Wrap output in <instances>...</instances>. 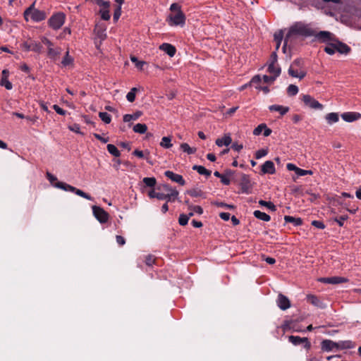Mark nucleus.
<instances>
[{
	"mask_svg": "<svg viewBox=\"0 0 361 361\" xmlns=\"http://www.w3.org/2000/svg\"><path fill=\"white\" fill-rule=\"evenodd\" d=\"M314 35V31L311 27H310L308 25H306L302 22L295 23L290 27L288 32L285 37L284 45L283 47V51H285L288 41L292 36L300 35L304 37H310L313 36Z\"/></svg>",
	"mask_w": 361,
	"mask_h": 361,
	"instance_id": "obj_1",
	"label": "nucleus"
},
{
	"mask_svg": "<svg viewBox=\"0 0 361 361\" xmlns=\"http://www.w3.org/2000/svg\"><path fill=\"white\" fill-rule=\"evenodd\" d=\"M166 21L170 26H183L185 22V16L181 11L180 6L177 3H173L170 6V13H169Z\"/></svg>",
	"mask_w": 361,
	"mask_h": 361,
	"instance_id": "obj_2",
	"label": "nucleus"
},
{
	"mask_svg": "<svg viewBox=\"0 0 361 361\" xmlns=\"http://www.w3.org/2000/svg\"><path fill=\"white\" fill-rule=\"evenodd\" d=\"M301 66L302 61L300 59L294 60L288 69V74L293 78H298L302 80L305 77L307 73Z\"/></svg>",
	"mask_w": 361,
	"mask_h": 361,
	"instance_id": "obj_3",
	"label": "nucleus"
},
{
	"mask_svg": "<svg viewBox=\"0 0 361 361\" xmlns=\"http://www.w3.org/2000/svg\"><path fill=\"white\" fill-rule=\"evenodd\" d=\"M55 187L57 188L63 190L65 191H70L72 192H75L77 195L82 197L85 199H87L88 200H92V197L90 195H88V194L85 193V192H83L82 190L78 189L71 185L66 183L57 182L55 184Z\"/></svg>",
	"mask_w": 361,
	"mask_h": 361,
	"instance_id": "obj_4",
	"label": "nucleus"
},
{
	"mask_svg": "<svg viewBox=\"0 0 361 361\" xmlns=\"http://www.w3.org/2000/svg\"><path fill=\"white\" fill-rule=\"evenodd\" d=\"M25 19L27 20L30 18L35 22H39L45 19L46 13L42 11L34 9L32 7L28 8L24 13Z\"/></svg>",
	"mask_w": 361,
	"mask_h": 361,
	"instance_id": "obj_5",
	"label": "nucleus"
},
{
	"mask_svg": "<svg viewBox=\"0 0 361 361\" xmlns=\"http://www.w3.org/2000/svg\"><path fill=\"white\" fill-rule=\"evenodd\" d=\"M65 18L66 17L63 13H56L49 18V25L54 30H59L63 25Z\"/></svg>",
	"mask_w": 361,
	"mask_h": 361,
	"instance_id": "obj_6",
	"label": "nucleus"
},
{
	"mask_svg": "<svg viewBox=\"0 0 361 361\" xmlns=\"http://www.w3.org/2000/svg\"><path fill=\"white\" fill-rule=\"evenodd\" d=\"M92 212L94 217L101 223H106L109 220V214L102 207L98 206L92 207Z\"/></svg>",
	"mask_w": 361,
	"mask_h": 361,
	"instance_id": "obj_7",
	"label": "nucleus"
},
{
	"mask_svg": "<svg viewBox=\"0 0 361 361\" xmlns=\"http://www.w3.org/2000/svg\"><path fill=\"white\" fill-rule=\"evenodd\" d=\"M302 101L305 105L314 109H322L323 105L309 94L302 95Z\"/></svg>",
	"mask_w": 361,
	"mask_h": 361,
	"instance_id": "obj_8",
	"label": "nucleus"
},
{
	"mask_svg": "<svg viewBox=\"0 0 361 361\" xmlns=\"http://www.w3.org/2000/svg\"><path fill=\"white\" fill-rule=\"evenodd\" d=\"M288 341L294 345L304 344V348L307 350H310L311 348V343L306 337L301 338L298 336H288Z\"/></svg>",
	"mask_w": 361,
	"mask_h": 361,
	"instance_id": "obj_9",
	"label": "nucleus"
},
{
	"mask_svg": "<svg viewBox=\"0 0 361 361\" xmlns=\"http://www.w3.org/2000/svg\"><path fill=\"white\" fill-rule=\"evenodd\" d=\"M179 195L178 191H173V193H167L165 192L159 191L158 200H166V202H174Z\"/></svg>",
	"mask_w": 361,
	"mask_h": 361,
	"instance_id": "obj_10",
	"label": "nucleus"
},
{
	"mask_svg": "<svg viewBox=\"0 0 361 361\" xmlns=\"http://www.w3.org/2000/svg\"><path fill=\"white\" fill-rule=\"evenodd\" d=\"M276 303L278 307L282 310H286L290 307V302L289 299L281 293L279 294Z\"/></svg>",
	"mask_w": 361,
	"mask_h": 361,
	"instance_id": "obj_11",
	"label": "nucleus"
},
{
	"mask_svg": "<svg viewBox=\"0 0 361 361\" xmlns=\"http://www.w3.org/2000/svg\"><path fill=\"white\" fill-rule=\"evenodd\" d=\"M164 175L171 180L173 182L177 183L180 185H184L185 184V181L183 179L181 175L173 173L171 171H166L164 172Z\"/></svg>",
	"mask_w": 361,
	"mask_h": 361,
	"instance_id": "obj_12",
	"label": "nucleus"
},
{
	"mask_svg": "<svg viewBox=\"0 0 361 361\" xmlns=\"http://www.w3.org/2000/svg\"><path fill=\"white\" fill-rule=\"evenodd\" d=\"M321 349L324 352H330L336 349V342L331 340L326 339L321 343Z\"/></svg>",
	"mask_w": 361,
	"mask_h": 361,
	"instance_id": "obj_13",
	"label": "nucleus"
},
{
	"mask_svg": "<svg viewBox=\"0 0 361 361\" xmlns=\"http://www.w3.org/2000/svg\"><path fill=\"white\" fill-rule=\"evenodd\" d=\"M275 172L276 169L272 161H266L262 166V173L263 174H274Z\"/></svg>",
	"mask_w": 361,
	"mask_h": 361,
	"instance_id": "obj_14",
	"label": "nucleus"
},
{
	"mask_svg": "<svg viewBox=\"0 0 361 361\" xmlns=\"http://www.w3.org/2000/svg\"><path fill=\"white\" fill-rule=\"evenodd\" d=\"M313 36L322 42H329L333 38V34L328 31H320L317 34L314 32Z\"/></svg>",
	"mask_w": 361,
	"mask_h": 361,
	"instance_id": "obj_15",
	"label": "nucleus"
},
{
	"mask_svg": "<svg viewBox=\"0 0 361 361\" xmlns=\"http://www.w3.org/2000/svg\"><path fill=\"white\" fill-rule=\"evenodd\" d=\"M342 118L347 122H353L361 117L360 114L356 112H346L341 115Z\"/></svg>",
	"mask_w": 361,
	"mask_h": 361,
	"instance_id": "obj_16",
	"label": "nucleus"
},
{
	"mask_svg": "<svg viewBox=\"0 0 361 361\" xmlns=\"http://www.w3.org/2000/svg\"><path fill=\"white\" fill-rule=\"evenodd\" d=\"M159 49L164 51L171 57L173 56L176 51L175 47L168 43H164L161 44L159 46Z\"/></svg>",
	"mask_w": 361,
	"mask_h": 361,
	"instance_id": "obj_17",
	"label": "nucleus"
},
{
	"mask_svg": "<svg viewBox=\"0 0 361 361\" xmlns=\"http://www.w3.org/2000/svg\"><path fill=\"white\" fill-rule=\"evenodd\" d=\"M269 109L271 111H278L281 116L285 115L289 111V107L277 104L269 106Z\"/></svg>",
	"mask_w": 361,
	"mask_h": 361,
	"instance_id": "obj_18",
	"label": "nucleus"
},
{
	"mask_svg": "<svg viewBox=\"0 0 361 361\" xmlns=\"http://www.w3.org/2000/svg\"><path fill=\"white\" fill-rule=\"evenodd\" d=\"M8 71L7 70H4L2 71V78L1 80V85L4 86L7 90L12 89V84L8 80Z\"/></svg>",
	"mask_w": 361,
	"mask_h": 361,
	"instance_id": "obj_19",
	"label": "nucleus"
},
{
	"mask_svg": "<svg viewBox=\"0 0 361 361\" xmlns=\"http://www.w3.org/2000/svg\"><path fill=\"white\" fill-rule=\"evenodd\" d=\"M232 142V139L229 135H225L221 138H218L216 140V145L219 147L228 146Z\"/></svg>",
	"mask_w": 361,
	"mask_h": 361,
	"instance_id": "obj_20",
	"label": "nucleus"
},
{
	"mask_svg": "<svg viewBox=\"0 0 361 361\" xmlns=\"http://www.w3.org/2000/svg\"><path fill=\"white\" fill-rule=\"evenodd\" d=\"M306 298H307V301L308 302L311 303L312 305H313L316 307H322V303H321L319 299L315 295L309 294L307 295Z\"/></svg>",
	"mask_w": 361,
	"mask_h": 361,
	"instance_id": "obj_21",
	"label": "nucleus"
},
{
	"mask_svg": "<svg viewBox=\"0 0 361 361\" xmlns=\"http://www.w3.org/2000/svg\"><path fill=\"white\" fill-rule=\"evenodd\" d=\"M268 71L270 74H272L274 76L277 78L281 73V68L275 63H270L268 66Z\"/></svg>",
	"mask_w": 361,
	"mask_h": 361,
	"instance_id": "obj_22",
	"label": "nucleus"
},
{
	"mask_svg": "<svg viewBox=\"0 0 361 361\" xmlns=\"http://www.w3.org/2000/svg\"><path fill=\"white\" fill-rule=\"evenodd\" d=\"M192 169L197 171L200 175H204L206 177H209L211 175V171L207 169L202 166L194 165Z\"/></svg>",
	"mask_w": 361,
	"mask_h": 361,
	"instance_id": "obj_23",
	"label": "nucleus"
},
{
	"mask_svg": "<svg viewBox=\"0 0 361 361\" xmlns=\"http://www.w3.org/2000/svg\"><path fill=\"white\" fill-rule=\"evenodd\" d=\"M284 220L286 223H292L294 226H300L302 220L300 218H295L291 216H285Z\"/></svg>",
	"mask_w": 361,
	"mask_h": 361,
	"instance_id": "obj_24",
	"label": "nucleus"
},
{
	"mask_svg": "<svg viewBox=\"0 0 361 361\" xmlns=\"http://www.w3.org/2000/svg\"><path fill=\"white\" fill-rule=\"evenodd\" d=\"M255 217H256L258 219L262 220L264 221H269L271 219V217L269 215L267 214L264 212H262L259 210H256L253 213Z\"/></svg>",
	"mask_w": 361,
	"mask_h": 361,
	"instance_id": "obj_25",
	"label": "nucleus"
},
{
	"mask_svg": "<svg viewBox=\"0 0 361 361\" xmlns=\"http://www.w3.org/2000/svg\"><path fill=\"white\" fill-rule=\"evenodd\" d=\"M193 216V212H189L188 214H181L178 218V223L181 226L187 225L189 219Z\"/></svg>",
	"mask_w": 361,
	"mask_h": 361,
	"instance_id": "obj_26",
	"label": "nucleus"
},
{
	"mask_svg": "<svg viewBox=\"0 0 361 361\" xmlns=\"http://www.w3.org/2000/svg\"><path fill=\"white\" fill-rule=\"evenodd\" d=\"M61 53V49L60 48H54L53 47H49L48 49V56L51 59H56L57 56Z\"/></svg>",
	"mask_w": 361,
	"mask_h": 361,
	"instance_id": "obj_27",
	"label": "nucleus"
},
{
	"mask_svg": "<svg viewBox=\"0 0 361 361\" xmlns=\"http://www.w3.org/2000/svg\"><path fill=\"white\" fill-rule=\"evenodd\" d=\"M130 61L135 63L136 68L140 71L144 70V66L147 64L144 61H139L135 56H130Z\"/></svg>",
	"mask_w": 361,
	"mask_h": 361,
	"instance_id": "obj_28",
	"label": "nucleus"
},
{
	"mask_svg": "<svg viewBox=\"0 0 361 361\" xmlns=\"http://www.w3.org/2000/svg\"><path fill=\"white\" fill-rule=\"evenodd\" d=\"M147 130V126L145 123H137L133 126V131L137 133L143 134Z\"/></svg>",
	"mask_w": 361,
	"mask_h": 361,
	"instance_id": "obj_29",
	"label": "nucleus"
},
{
	"mask_svg": "<svg viewBox=\"0 0 361 361\" xmlns=\"http://www.w3.org/2000/svg\"><path fill=\"white\" fill-rule=\"evenodd\" d=\"M180 147L183 152H186L188 154H193L197 151L195 147H191L187 143H182Z\"/></svg>",
	"mask_w": 361,
	"mask_h": 361,
	"instance_id": "obj_30",
	"label": "nucleus"
},
{
	"mask_svg": "<svg viewBox=\"0 0 361 361\" xmlns=\"http://www.w3.org/2000/svg\"><path fill=\"white\" fill-rule=\"evenodd\" d=\"M335 45L336 51L341 54H348L350 50V48L343 43H338V44Z\"/></svg>",
	"mask_w": 361,
	"mask_h": 361,
	"instance_id": "obj_31",
	"label": "nucleus"
},
{
	"mask_svg": "<svg viewBox=\"0 0 361 361\" xmlns=\"http://www.w3.org/2000/svg\"><path fill=\"white\" fill-rule=\"evenodd\" d=\"M106 148H107L108 152L113 156H114L116 157H120L121 152L115 145H114L112 144H108L106 146Z\"/></svg>",
	"mask_w": 361,
	"mask_h": 361,
	"instance_id": "obj_32",
	"label": "nucleus"
},
{
	"mask_svg": "<svg viewBox=\"0 0 361 361\" xmlns=\"http://www.w3.org/2000/svg\"><path fill=\"white\" fill-rule=\"evenodd\" d=\"M326 119L329 124L336 123L338 119V114L337 113H329L326 114Z\"/></svg>",
	"mask_w": 361,
	"mask_h": 361,
	"instance_id": "obj_33",
	"label": "nucleus"
},
{
	"mask_svg": "<svg viewBox=\"0 0 361 361\" xmlns=\"http://www.w3.org/2000/svg\"><path fill=\"white\" fill-rule=\"evenodd\" d=\"M42 46L39 42L30 39V50L37 53H41Z\"/></svg>",
	"mask_w": 361,
	"mask_h": 361,
	"instance_id": "obj_34",
	"label": "nucleus"
},
{
	"mask_svg": "<svg viewBox=\"0 0 361 361\" xmlns=\"http://www.w3.org/2000/svg\"><path fill=\"white\" fill-rule=\"evenodd\" d=\"M141 115L142 113L140 111H137L133 114H125L123 116V121L129 122L131 120H137Z\"/></svg>",
	"mask_w": 361,
	"mask_h": 361,
	"instance_id": "obj_35",
	"label": "nucleus"
},
{
	"mask_svg": "<svg viewBox=\"0 0 361 361\" xmlns=\"http://www.w3.org/2000/svg\"><path fill=\"white\" fill-rule=\"evenodd\" d=\"M142 182L147 187L153 188L157 184V180L154 177H146L144 178Z\"/></svg>",
	"mask_w": 361,
	"mask_h": 361,
	"instance_id": "obj_36",
	"label": "nucleus"
},
{
	"mask_svg": "<svg viewBox=\"0 0 361 361\" xmlns=\"http://www.w3.org/2000/svg\"><path fill=\"white\" fill-rule=\"evenodd\" d=\"M353 347L352 342L350 341H340L336 343V350L347 349Z\"/></svg>",
	"mask_w": 361,
	"mask_h": 361,
	"instance_id": "obj_37",
	"label": "nucleus"
},
{
	"mask_svg": "<svg viewBox=\"0 0 361 361\" xmlns=\"http://www.w3.org/2000/svg\"><path fill=\"white\" fill-rule=\"evenodd\" d=\"M160 145H161V147H162L165 149L171 148L173 145L171 144V137H163L161 139V141L160 142Z\"/></svg>",
	"mask_w": 361,
	"mask_h": 361,
	"instance_id": "obj_38",
	"label": "nucleus"
},
{
	"mask_svg": "<svg viewBox=\"0 0 361 361\" xmlns=\"http://www.w3.org/2000/svg\"><path fill=\"white\" fill-rule=\"evenodd\" d=\"M157 190L165 192L167 193H173V191H178L176 189L173 188L169 184H164L157 188Z\"/></svg>",
	"mask_w": 361,
	"mask_h": 361,
	"instance_id": "obj_39",
	"label": "nucleus"
},
{
	"mask_svg": "<svg viewBox=\"0 0 361 361\" xmlns=\"http://www.w3.org/2000/svg\"><path fill=\"white\" fill-rule=\"evenodd\" d=\"M99 116L101 120L106 124H109L111 121V116L106 112H99Z\"/></svg>",
	"mask_w": 361,
	"mask_h": 361,
	"instance_id": "obj_40",
	"label": "nucleus"
},
{
	"mask_svg": "<svg viewBox=\"0 0 361 361\" xmlns=\"http://www.w3.org/2000/svg\"><path fill=\"white\" fill-rule=\"evenodd\" d=\"M348 281V279L342 276H332L331 284H338L342 283H346Z\"/></svg>",
	"mask_w": 361,
	"mask_h": 361,
	"instance_id": "obj_41",
	"label": "nucleus"
},
{
	"mask_svg": "<svg viewBox=\"0 0 361 361\" xmlns=\"http://www.w3.org/2000/svg\"><path fill=\"white\" fill-rule=\"evenodd\" d=\"M73 61V59L69 55L68 51H66L65 56L63 57L61 63L64 66L71 65Z\"/></svg>",
	"mask_w": 361,
	"mask_h": 361,
	"instance_id": "obj_42",
	"label": "nucleus"
},
{
	"mask_svg": "<svg viewBox=\"0 0 361 361\" xmlns=\"http://www.w3.org/2000/svg\"><path fill=\"white\" fill-rule=\"evenodd\" d=\"M137 91L136 87H133L130 91L127 94L126 99L130 102H133L135 99V93Z\"/></svg>",
	"mask_w": 361,
	"mask_h": 361,
	"instance_id": "obj_43",
	"label": "nucleus"
},
{
	"mask_svg": "<svg viewBox=\"0 0 361 361\" xmlns=\"http://www.w3.org/2000/svg\"><path fill=\"white\" fill-rule=\"evenodd\" d=\"M95 33L98 38L100 39L101 41H103L106 37V34L104 29L102 28H96Z\"/></svg>",
	"mask_w": 361,
	"mask_h": 361,
	"instance_id": "obj_44",
	"label": "nucleus"
},
{
	"mask_svg": "<svg viewBox=\"0 0 361 361\" xmlns=\"http://www.w3.org/2000/svg\"><path fill=\"white\" fill-rule=\"evenodd\" d=\"M298 92V87L295 85H290L287 88V93L289 96H295Z\"/></svg>",
	"mask_w": 361,
	"mask_h": 361,
	"instance_id": "obj_45",
	"label": "nucleus"
},
{
	"mask_svg": "<svg viewBox=\"0 0 361 361\" xmlns=\"http://www.w3.org/2000/svg\"><path fill=\"white\" fill-rule=\"evenodd\" d=\"M259 204L261 206H264L269 208L271 211H276V206L271 202H267L261 200L259 201Z\"/></svg>",
	"mask_w": 361,
	"mask_h": 361,
	"instance_id": "obj_46",
	"label": "nucleus"
},
{
	"mask_svg": "<svg viewBox=\"0 0 361 361\" xmlns=\"http://www.w3.org/2000/svg\"><path fill=\"white\" fill-rule=\"evenodd\" d=\"M187 193L192 197H201L203 195L202 191L198 188L189 190L187 191Z\"/></svg>",
	"mask_w": 361,
	"mask_h": 361,
	"instance_id": "obj_47",
	"label": "nucleus"
},
{
	"mask_svg": "<svg viewBox=\"0 0 361 361\" xmlns=\"http://www.w3.org/2000/svg\"><path fill=\"white\" fill-rule=\"evenodd\" d=\"M292 324H293V321L292 320H286L283 322V324L281 325V329L283 330V332H286L290 329H292Z\"/></svg>",
	"mask_w": 361,
	"mask_h": 361,
	"instance_id": "obj_48",
	"label": "nucleus"
},
{
	"mask_svg": "<svg viewBox=\"0 0 361 361\" xmlns=\"http://www.w3.org/2000/svg\"><path fill=\"white\" fill-rule=\"evenodd\" d=\"M266 128L265 123H261L257 127H256L253 130V134L255 135H259L262 132L264 133V130Z\"/></svg>",
	"mask_w": 361,
	"mask_h": 361,
	"instance_id": "obj_49",
	"label": "nucleus"
},
{
	"mask_svg": "<svg viewBox=\"0 0 361 361\" xmlns=\"http://www.w3.org/2000/svg\"><path fill=\"white\" fill-rule=\"evenodd\" d=\"M190 212L197 213L198 214H202L203 213V209L200 206H193L189 205Z\"/></svg>",
	"mask_w": 361,
	"mask_h": 361,
	"instance_id": "obj_50",
	"label": "nucleus"
},
{
	"mask_svg": "<svg viewBox=\"0 0 361 361\" xmlns=\"http://www.w3.org/2000/svg\"><path fill=\"white\" fill-rule=\"evenodd\" d=\"M348 216L347 215H343L339 217H336L334 219V221L336 222L339 226H343L344 224V221L347 220Z\"/></svg>",
	"mask_w": 361,
	"mask_h": 361,
	"instance_id": "obj_51",
	"label": "nucleus"
},
{
	"mask_svg": "<svg viewBox=\"0 0 361 361\" xmlns=\"http://www.w3.org/2000/svg\"><path fill=\"white\" fill-rule=\"evenodd\" d=\"M101 18L102 20H108L110 19L109 8H103L100 11Z\"/></svg>",
	"mask_w": 361,
	"mask_h": 361,
	"instance_id": "obj_52",
	"label": "nucleus"
},
{
	"mask_svg": "<svg viewBox=\"0 0 361 361\" xmlns=\"http://www.w3.org/2000/svg\"><path fill=\"white\" fill-rule=\"evenodd\" d=\"M295 173L299 176H303L306 175H312L313 172L311 170H305L298 168Z\"/></svg>",
	"mask_w": 361,
	"mask_h": 361,
	"instance_id": "obj_53",
	"label": "nucleus"
},
{
	"mask_svg": "<svg viewBox=\"0 0 361 361\" xmlns=\"http://www.w3.org/2000/svg\"><path fill=\"white\" fill-rule=\"evenodd\" d=\"M268 153V150L267 149H261L257 150L255 152V158L257 159H261L263 157H265Z\"/></svg>",
	"mask_w": 361,
	"mask_h": 361,
	"instance_id": "obj_54",
	"label": "nucleus"
},
{
	"mask_svg": "<svg viewBox=\"0 0 361 361\" xmlns=\"http://www.w3.org/2000/svg\"><path fill=\"white\" fill-rule=\"evenodd\" d=\"M145 262L147 266H152L155 262V257L152 255H148L145 257Z\"/></svg>",
	"mask_w": 361,
	"mask_h": 361,
	"instance_id": "obj_55",
	"label": "nucleus"
},
{
	"mask_svg": "<svg viewBox=\"0 0 361 361\" xmlns=\"http://www.w3.org/2000/svg\"><path fill=\"white\" fill-rule=\"evenodd\" d=\"M274 41L276 42H281L283 38V32L282 30H279L278 32H275L274 35Z\"/></svg>",
	"mask_w": 361,
	"mask_h": 361,
	"instance_id": "obj_56",
	"label": "nucleus"
},
{
	"mask_svg": "<svg viewBox=\"0 0 361 361\" xmlns=\"http://www.w3.org/2000/svg\"><path fill=\"white\" fill-rule=\"evenodd\" d=\"M47 178L49 180V182L55 187V184L59 182L57 180V178L52 175L51 173H47Z\"/></svg>",
	"mask_w": 361,
	"mask_h": 361,
	"instance_id": "obj_57",
	"label": "nucleus"
},
{
	"mask_svg": "<svg viewBox=\"0 0 361 361\" xmlns=\"http://www.w3.org/2000/svg\"><path fill=\"white\" fill-rule=\"evenodd\" d=\"M324 51H325L327 54H330V55H332V54H334L336 52V45H335V44H331V45H329V46H327V47H326L324 48Z\"/></svg>",
	"mask_w": 361,
	"mask_h": 361,
	"instance_id": "obj_58",
	"label": "nucleus"
},
{
	"mask_svg": "<svg viewBox=\"0 0 361 361\" xmlns=\"http://www.w3.org/2000/svg\"><path fill=\"white\" fill-rule=\"evenodd\" d=\"M276 77L274 75L268 76L264 75L262 78L264 82L265 83H273L276 80Z\"/></svg>",
	"mask_w": 361,
	"mask_h": 361,
	"instance_id": "obj_59",
	"label": "nucleus"
},
{
	"mask_svg": "<svg viewBox=\"0 0 361 361\" xmlns=\"http://www.w3.org/2000/svg\"><path fill=\"white\" fill-rule=\"evenodd\" d=\"M95 2L100 6H102L103 8H109L110 6V3L109 1L104 0H94Z\"/></svg>",
	"mask_w": 361,
	"mask_h": 361,
	"instance_id": "obj_60",
	"label": "nucleus"
},
{
	"mask_svg": "<svg viewBox=\"0 0 361 361\" xmlns=\"http://www.w3.org/2000/svg\"><path fill=\"white\" fill-rule=\"evenodd\" d=\"M121 15V7L118 6V7L115 9L114 13V20L117 21Z\"/></svg>",
	"mask_w": 361,
	"mask_h": 361,
	"instance_id": "obj_61",
	"label": "nucleus"
},
{
	"mask_svg": "<svg viewBox=\"0 0 361 361\" xmlns=\"http://www.w3.org/2000/svg\"><path fill=\"white\" fill-rule=\"evenodd\" d=\"M262 81V78L259 75H255L252 78V79L250 81V84H252L254 85H259V83Z\"/></svg>",
	"mask_w": 361,
	"mask_h": 361,
	"instance_id": "obj_62",
	"label": "nucleus"
},
{
	"mask_svg": "<svg viewBox=\"0 0 361 361\" xmlns=\"http://www.w3.org/2000/svg\"><path fill=\"white\" fill-rule=\"evenodd\" d=\"M312 225L315 226L317 228L324 229L325 228V225L322 221H313L312 222Z\"/></svg>",
	"mask_w": 361,
	"mask_h": 361,
	"instance_id": "obj_63",
	"label": "nucleus"
},
{
	"mask_svg": "<svg viewBox=\"0 0 361 361\" xmlns=\"http://www.w3.org/2000/svg\"><path fill=\"white\" fill-rule=\"evenodd\" d=\"M53 109L56 111V112L57 114H59V115H62V116H64L66 115V111L65 110H63V109H61V107H59L58 105L56 104H54L53 106Z\"/></svg>",
	"mask_w": 361,
	"mask_h": 361,
	"instance_id": "obj_64",
	"label": "nucleus"
}]
</instances>
